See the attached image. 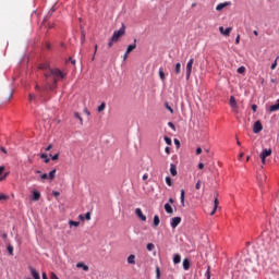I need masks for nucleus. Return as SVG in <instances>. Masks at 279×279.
<instances>
[{
    "label": "nucleus",
    "mask_w": 279,
    "mask_h": 279,
    "mask_svg": "<svg viewBox=\"0 0 279 279\" xmlns=\"http://www.w3.org/2000/svg\"><path fill=\"white\" fill-rule=\"evenodd\" d=\"M39 69L45 72V77H46V84L40 87V85L36 84L35 89L38 90V99L40 101H47V96H45V93L48 90H56V85L58 84V78L60 77L61 80H64V73L60 71L59 69H51L49 68V64L44 63L39 65Z\"/></svg>",
    "instance_id": "nucleus-1"
},
{
    "label": "nucleus",
    "mask_w": 279,
    "mask_h": 279,
    "mask_svg": "<svg viewBox=\"0 0 279 279\" xmlns=\"http://www.w3.org/2000/svg\"><path fill=\"white\" fill-rule=\"evenodd\" d=\"M121 36H125V25L122 24L121 28L119 31H114L112 36H111V41L119 43V38Z\"/></svg>",
    "instance_id": "nucleus-2"
},
{
    "label": "nucleus",
    "mask_w": 279,
    "mask_h": 279,
    "mask_svg": "<svg viewBox=\"0 0 279 279\" xmlns=\"http://www.w3.org/2000/svg\"><path fill=\"white\" fill-rule=\"evenodd\" d=\"M193 62H195V59H190L186 63V72H185V80H191V73L193 72Z\"/></svg>",
    "instance_id": "nucleus-3"
},
{
    "label": "nucleus",
    "mask_w": 279,
    "mask_h": 279,
    "mask_svg": "<svg viewBox=\"0 0 279 279\" xmlns=\"http://www.w3.org/2000/svg\"><path fill=\"white\" fill-rule=\"evenodd\" d=\"M253 132L254 134H260L263 132V123H260V120H257L253 125Z\"/></svg>",
    "instance_id": "nucleus-4"
},
{
    "label": "nucleus",
    "mask_w": 279,
    "mask_h": 279,
    "mask_svg": "<svg viewBox=\"0 0 279 279\" xmlns=\"http://www.w3.org/2000/svg\"><path fill=\"white\" fill-rule=\"evenodd\" d=\"M180 223H182V218L174 217V218H172L170 226H171V228H178V226H180Z\"/></svg>",
    "instance_id": "nucleus-5"
},
{
    "label": "nucleus",
    "mask_w": 279,
    "mask_h": 279,
    "mask_svg": "<svg viewBox=\"0 0 279 279\" xmlns=\"http://www.w3.org/2000/svg\"><path fill=\"white\" fill-rule=\"evenodd\" d=\"M271 156V148H264L259 155V158H268Z\"/></svg>",
    "instance_id": "nucleus-6"
},
{
    "label": "nucleus",
    "mask_w": 279,
    "mask_h": 279,
    "mask_svg": "<svg viewBox=\"0 0 279 279\" xmlns=\"http://www.w3.org/2000/svg\"><path fill=\"white\" fill-rule=\"evenodd\" d=\"M232 5V2H223V3H219L217 7H216V10L217 12H221V10H223L225 8H228Z\"/></svg>",
    "instance_id": "nucleus-7"
},
{
    "label": "nucleus",
    "mask_w": 279,
    "mask_h": 279,
    "mask_svg": "<svg viewBox=\"0 0 279 279\" xmlns=\"http://www.w3.org/2000/svg\"><path fill=\"white\" fill-rule=\"evenodd\" d=\"M219 32L220 34H222V36H230V32H232V27H227L226 29H223V26H220Z\"/></svg>",
    "instance_id": "nucleus-8"
},
{
    "label": "nucleus",
    "mask_w": 279,
    "mask_h": 279,
    "mask_svg": "<svg viewBox=\"0 0 279 279\" xmlns=\"http://www.w3.org/2000/svg\"><path fill=\"white\" fill-rule=\"evenodd\" d=\"M135 215H137L142 221H147V217L143 215V210L141 208L135 209Z\"/></svg>",
    "instance_id": "nucleus-9"
},
{
    "label": "nucleus",
    "mask_w": 279,
    "mask_h": 279,
    "mask_svg": "<svg viewBox=\"0 0 279 279\" xmlns=\"http://www.w3.org/2000/svg\"><path fill=\"white\" fill-rule=\"evenodd\" d=\"M183 269L184 271H189V269H191V260L189 258L183 259Z\"/></svg>",
    "instance_id": "nucleus-10"
},
{
    "label": "nucleus",
    "mask_w": 279,
    "mask_h": 279,
    "mask_svg": "<svg viewBox=\"0 0 279 279\" xmlns=\"http://www.w3.org/2000/svg\"><path fill=\"white\" fill-rule=\"evenodd\" d=\"M29 271H31L34 279H40V274H38V271L35 270L34 267H29Z\"/></svg>",
    "instance_id": "nucleus-11"
},
{
    "label": "nucleus",
    "mask_w": 279,
    "mask_h": 279,
    "mask_svg": "<svg viewBox=\"0 0 279 279\" xmlns=\"http://www.w3.org/2000/svg\"><path fill=\"white\" fill-rule=\"evenodd\" d=\"M165 210L168 215H173V207L169 203L165 204Z\"/></svg>",
    "instance_id": "nucleus-12"
},
{
    "label": "nucleus",
    "mask_w": 279,
    "mask_h": 279,
    "mask_svg": "<svg viewBox=\"0 0 279 279\" xmlns=\"http://www.w3.org/2000/svg\"><path fill=\"white\" fill-rule=\"evenodd\" d=\"M170 173H171V175H173V177L178 175V168L175 167L174 163H171V165H170Z\"/></svg>",
    "instance_id": "nucleus-13"
},
{
    "label": "nucleus",
    "mask_w": 279,
    "mask_h": 279,
    "mask_svg": "<svg viewBox=\"0 0 279 279\" xmlns=\"http://www.w3.org/2000/svg\"><path fill=\"white\" fill-rule=\"evenodd\" d=\"M126 260H128L129 265H136V256L133 254L130 255Z\"/></svg>",
    "instance_id": "nucleus-14"
},
{
    "label": "nucleus",
    "mask_w": 279,
    "mask_h": 279,
    "mask_svg": "<svg viewBox=\"0 0 279 279\" xmlns=\"http://www.w3.org/2000/svg\"><path fill=\"white\" fill-rule=\"evenodd\" d=\"M136 49V39H134V43L129 45L126 48V53H130L131 51H134Z\"/></svg>",
    "instance_id": "nucleus-15"
},
{
    "label": "nucleus",
    "mask_w": 279,
    "mask_h": 279,
    "mask_svg": "<svg viewBox=\"0 0 279 279\" xmlns=\"http://www.w3.org/2000/svg\"><path fill=\"white\" fill-rule=\"evenodd\" d=\"M173 263L174 265H179V263H182V256L180 254H174Z\"/></svg>",
    "instance_id": "nucleus-16"
},
{
    "label": "nucleus",
    "mask_w": 279,
    "mask_h": 279,
    "mask_svg": "<svg viewBox=\"0 0 279 279\" xmlns=\"http://www.w3.org/2000/svg\"><path fill=\"white\" fill-rule=\"evenodd\" d=\"M40 199V192L38 191H33V202H38Z\"/></svg>",
    "instance_id": "nucleus-17"
},
{
    "label": "nucleus",
    "mask_w": 279,
    "mask_h": 279,
    "mask_svg": "<svg viewBox=\"0 0 279 279\" xmlns=\"http://www.w3.org/2000/svg\"><path fill=\"white\" fill-rule=\"evenodd\" d=\"M174 73L177 75H180V73H182V64L181 63H177L174 66Z\"/></svg>",
    "instance_id": "nucleus-18"
},
{
    "label": "nucleus",
    "mask_w": 279,
    "mask_h": 279,
    "mask_svg": "<svg viewBox=\"0 0 279 279\" xmlns=\"http://www.w3.org/2000/svg\"><path fill=\"white\" fill-rule=\"evenodd\" d=\"M229 104H230L231 108H238L236 99L234 98V96L230 97Z\"/></svg>",
    "instance_id": "nucleus-19"
},
{
    "label": "nucleus",
    "mask_w": 279,
    "mask_h": 279,
    "mask_svg": "<svg viewBox=\"0 0 279 279\" xmlns=\"http://www.w3.org/2000/svg\"><path fill=\"white\" fill-rule=\"evenodd\" d=\"M76 267H77L78 269H83V271H88V266L85 265L84 263H77V264H76Z\"/></svg>",
    "instance_id": "nucleus-20"
},
{
    "label": "nucleus",
    "mask_w": 279,
    "mask_h": 279,
    "mask_svg": "<svg viewBox=\"0 0 279 279\" xmlns=\"http://www.w3.org/2000/svg\"><path fill=\"white\" fill-rule=\"evenodd\" d=\"M78 217H80L81 221H84L85 219H86V221H90V211H87L85 214V217L82 215H80Z\"/></svg>",
    "instance_id": "nucleus-21"
},
{
    "label": "nucleus",
    "mask_w": 279,
    "mask_h": 279,
    "mask_svg": "<svg viewBox=\"0 0 279 279\" xmlns=\"http://www.w3.org/2000/svg\"><path fill=\"white\" fill-rule=\"evenodd\" d=\"M217 206H219V199L215 198V201H214V209L210 213V215H215V213H217Z\"/></svg>",
    "instance_id": "nucleus-22"
},
{
    "label": "nucleus",
    "mask_w": 279,
    "mask_h": 279,
    "mask_svg": "<svg viewBox=\"0 0 279 279\" xmlns=\"http://www.w3.org/2000/svg\"><path fill=\"white\" fill-rule=\"evenodd\" d=\"M159 77L161 80V82H165L166 76H165V69L159 68Z\"/></svg>",
    "instance_id": "nucleus-23"
},
{
    "label": "nucleus",
    "mask_w": 279,
    "mask_h": 279,
    "mask_svg": "<svg viewBox=\"0 0 279 279\" xmlns=\"http://www.w3.org/2000/svg\"><path fill=\"white\" fill-rule=\"evenodd\" d=\"M7 250L10 256H14V246H12L11 244H8Z\"/></svg>",
    "instance_id": "nucleus-24"
},
{
    "label": "nucleus",
    "mask_w": 279,
    "mask_h": 279,
    "mask_svg": "<svg viewBox=\"0 0 279 279\" xmlns=\"http://www.w3.org/2000/svg\"><path fill=\"white\" fill-rule=\"evenodd\" d=\"M277 110H279V104L278 102L270 106V108H269L270 112H277Z\"/></svg>",
    "instance_id": "nucleus-25"
},
{
    "label": "nucleus",
    "mask_w": 279,
    "mask_h": 279,
    "mask_svg": "<svg viewBox=\"0 0 279 279\" xmlns=\"http://www.w3.org/2000/svg\"><path fill=\"white\" fill-rule=\"evenodd\" d=\"M40 158L44 160V162L49 163L51 159H49V156H47V154H41Z\"/></svg>",
    "instance_id": "nucleus-26"
},
{
    "label": "nucleus",
    "mask_w": 279,
    "mask_h": 279,
    "mask_svg": "<svg viewBox=\"0 0 279 279\" xmlns=\"http://www.w3.org/2000/svg\"><path fill=\"white\" fill-rule=\"evenodd\" d=\"M154 226L155 228L160 226V217L158 215L154 216Z\"/></svg>",
    "instance_id": "nucleus-27"
},
{
    "label": "nucleus",
    "mask_w": 279,
    "mask_h": 279,
    "mask_svg": "<svg viewBox=\"0 0 279 279\" xmlns=\"http://www.w3.org/2000/svg\"><path fill=\"white\" fill-rule=\"evenodd\" d=\"M69 226H70V228H73V226L75 228H78L80 227V221L70 220Z\"/></svg>",
    "instance_id": "nucleus-28"
},
{
    "label": "nucleus",
    "mask_w": 279,
    "mask_h": 279,
    "mask_svg": "<svg viewBox=\"0 0 279 279\" xmlns=\"http://www.w3.org/2000/svg\"><path fill=\"white\" fill-rule=\"evenodd\" d=\"M74 117L75 119H78L81 125H84V120L82 119V116H80V112H75Z\"/></svg>",
    "instance_id": "nucleus-29"
},
{
    "label": "nucleus",
    "mask_w": 279,
    "mask_h": 279,
    "mask_svg": "<svg viewBox=\"0 0 279 279\" xmlns=\"http://www.w3.org/2000/svg\"><path fill=\"white\" fill-rule=\"evenodd\" d=\"M28 101H34L36 104V101H38V98L34 94H29L28 95Z\"/></svg>",
    "instance_id": "nucleus-30"
},
{
    "label": "nucleus",
    "mask_w": 279,
    "mask_h": 279,
    "mask_svg": "<svg viewBox=\"0 0 279 279\" xmlns=\"http://www.w3.org/2000/svg\"><path fill=\"white\" fill-rule=\"evenodd\" d=\"M146 248L148 250V252H154V250H156V245H154V243H148Z\"/></svg>",
    "instance_id": "nucleus-31"
},
{
    "label": "nucleus",
    "mask_w": 279,
    "mask_h": 279,
    "mask_svg": "<svg viewBox=\"0 0 279 279\" xmlns=\"http://www.w3.org/2000/svg\"><path fill=\"white\" fill-rule=\"evenodd\" d=\"M56 169H53V170H51L50 172H49V175H48V178H49V180H53L54 178H56Z\"/></svg>",
    "instance_id": "nucleus-32"
},
{
    "label": "nucleus",
    "mask_w": 279,
    "mask_h": 279,
    "mask_svg": "<svg viewBox=\"0 0 279 279\" xmlns=\"http://www.w3.org/2000/svg\"><path fill=\"white\" fill-rule=\"evenodd\" d=\"M166 184L168 186H173V181L171 180V177H166Z\"/></svg>",
    "instance_id": "nucleus-33"
},
{
    "label": "nucleus",
    "mask_w": 279,
    "mask_h": 279,
    "mask_svg": "<svg viewBox=\"0 0 279 279\" xmlns=\"http://www.w3.org/2000/svg\"><path fill=\"white\" fill-rule=\"evenodd\" d=\"M106 110V102H101V105L98 107V112H104Z\"/></svg>",
    "instance_id": "nucleus-34"
},
{
    "label": "nucleus",
    "mask_w": 279,
    "mask_h": 279,
    "mask_svg": "<svg viewBox=\"0 0 279 279\" xmlns=\"http://www.w3.org/2000/svg\"><path fill=\"white\" fill-rule=\"evenodd\" d=\"M8 199H10V196L5 194H0V202L8 201Z\"/></svg>",
    "instance_id": "nucleus-35"
},
{
    "label": "nucleus",
    "mask_w": 279,
    "mask_h": 279,
    "mask_svg": "<svg viewBox=\"0 0 279 279\" xmlns=\"http://www.w3.org/2000/svg\"><path fill=\"white\" fill-rule=\"evenodd\" d=\"M238 73L240 74V75H243V73H245V66H240V68H238Z\"/></svg>",
    "instance_id": "nucleus-36"
},
{
    "label": "nucleus",
    "mask_w": 279,
    "mask_h": 279,
    "mask_svg": "<svg viewBox=\"0 0 279 279\" xmlns=\"http://www.w3.org/2000/svg\"><path fill=\"white\" fill-rule=\"evenodd\" d=\"M277 66H278V59H276L274 63L270 65L271 71L276 70Z\"/></svg>",
    "instance_id": "nucleus-37"
},
{
    "label": "nucleus",
    "mask_w": 279,
    "mask_h": 279,
    "mask_svg": "<svg viewBox=\"0 0 279 279\" xmlns=\"http://www.w3.org/2000/svg\"><path fill=\"white\" fill-rule=\"evenodd\" d=\"M181 206L184 207V190H181Z\"/></svg>",
    "instance_id": "nucleus-38"
},
{
    "label": "nucleus",
    "mask_w": 279,
    "mask_h": 279,
    "mask_svg": "<svg viewBox=\"0 0 279 279\" xmlns=\"http://www.w3.org/2000/svg\"><path fill=\"white\" fill-rule=\"evenodd\" d=\"M51 160H58L60 158V153H57L56 155H49Z\"/></svg>",
    "instance_id": "nucleus-39"
},
{
    "label": "nucleus",
    "mask_w": 279,
    "mask_h": 279,
    "mask_svg": "<svg viewBox=\"0 0 279 279\" xmlns=\"http://www.w3.org/2000/svg\"><path fill=\"white\" fill-rule=\"evenodd\" d=\"M167 110H169V112H171V114H173V108H171V106H169V102L165 104Z\"/></svg>",
    "instance_id": "nucleus-40"
},
{
    "label": "nucleus",
    "mask_w": 279,
    "mask_h": 279,
    "mask_svg": "<svg viewBox=\"0 0 279 279\" xmlns=\"http://www.w3.org/2000/svg\"><path fill=\"white\" fill-rule=\"evenodd\" d=\"M156 278L160 279V267H156Z\"/></svg>",
    "instance_id": "nucleus-41"
},
{
    "label": "nucleus",
    "mask_w": 279,
    "mask_h": 279,
    "mask_svg": "<svg viewBox=\"0 0 279 279\" xmlns=\"http://www.w3.org/2000/svg\"><path fill=\"white\" fill-rule=\"evenodd\" d=\"M165 143H167L168 145H171V138L169 136H165L163 137Z\"/></svg>",
    "instance_id": "nucleus-42"
},
{
    "label": "nucleus",
    "mask_w": 279,
    "mask_h": 279,
    "mask_svg": "<svg viewBox=\"0 0 279 279\" xmlns=\"http://www.w3.org/2000/svg\"><path fill=\"white\" fill-rule=\"evenodd\" d=\"M14 95V89L10 90L9 97L7 98V101H10L12 99V96Z\"/></svg>",
    "instance_id": "nucleus-43"
},
{
    "label": "nucleus",
    "mask_w": 279,
    "mask_h": 279,
    "mask_svg": "<svg viewBox=\"0 0 279 279\" xmlns=\"http://www.w3.org/2000/svg\"><path fill=\"white\" fill-rule=\"evenodd\" d=\"M206 278L210 279V266H208V268H207Z\"/></svg>",
    "instance_id": "nucleus-44"
},
{
    "label": "nucleus",
    "mask_w": 279,
    "mask_h": 279,
    "mask_svg": "<svg viewBox=\"0 0 279 279\" xmlns=\"http://www.w3.org/2000/svg\"><path fill=\"white\" fill-rule=\"evenodd\" d=\"M45 149L46 151H51V149H53V144H49Z\"/></svg>",
    "instance_id": "nucleus-45"
},
{
    "label": "nucleus",
    "mask_w": 279,
    "mask_h": 279,
    "mask_svg": "<svg viewBox=\"0 0 279 279\" xmlns=\"http://www.w3.org/2000/svg\"><path fill=\"white\" fill-rule=\"evenodd\" d=\"M40 178H41V180H47V179H49V174L44 173V174L40 175Z\"/></svg>",
    "instance_id": "nucleus-46"
},
{
    "label": "nucleus",
    "mask_w": 279,
    "mask_h": 279,
    "mask_svg": "<svg viewBox=\"0 0 279 279\" xmlns=\"http://www.w3.org/2000/svg\"><path fill=\"white\" fill-rule=\"evenodd\" d=\"M114 43H117V41H112V38L109 39V43H108L109 49H110V47H112V45H114Z\"/></svg>",
    "instance_id": "nucleus-47"
},
{
    "label": "nucleus",
    "mask_w": 279,
    "mask_h": 279,
    "mask_svg": "<svg viewBox=\"0 0 279 279\" xmlns=\"http://www.w3.org/2000/svg\"><path fill=\"white\" fill-rule=\"evenodd\" d=\"M239 43H241V35H238L235 38V45H239Z\"/></svg>",
    "instance_id": "nucleus-48"
},
{
    "label": "nucleus",
    "mask_w": 279,
    "mask_h": 279,
    "mask_svg": "<svg viewBox=\"0 0 279 279\" xmlns=\"http://www.w3.org/2000/svg\"><path fill=\"white\" fill-rule=\"evenodd\" d=\"M168 125L171 128V130H175V124H173V122H168Z\"/></svg>",
    "instance_id": "nucleus-49"
},
{
    "label": "nucleus",
    "mask_w": 279,
    "mask_h": 279,
    "mask_svg": "<svg viewBox=\"0 0 279 279\" xmlns=\"http://www.w3.org/2000/svg\"><path fill=\"white\" fill-rule=\"evenodd\" d=\"M202 187V184L199 183V181L196 183V185H195V189H196V191H199V189Z\"/></svg>",
    "instance_id": "nucleus-50"
},
{
    "label": "nucleus",
    "mask_w": 279,
    "mask_h": 279,
    "mask_svg": "<svg viewBox=\"0 0 279 279\" xmlns=\"http://www.w3.org/2000/svg\"><path fill=\"white\" fill-rule=\"evenodd\" d=\"M84 40H86V34H82L81 43L84 44Z\"/></svg>",
    "instance_id": "nucleus-51"
},
{
    "label": "nucleus",
    "mask_w": 279,
    "mask_h": 279,
    "mask_svg": "<svg viewBox=\"0 0 279 279\" xmlns=\"http://www.w3.org/2000/svg\"><path fill=\"white\" fill-rule=\"evenodd\" d=\"M202 154V147L196 148V156H199Z\"/></svg>",
    "instance_id": "nucleus-52"
},
{
    "label": "nucleus",
    "mask_w": 279,
    "mask_h": 279,
    "mask_svg": "<svg viewBox=\"0 0 279 279\" xmlns=\"http://www.w3.org/2000/svg\"><path fill=\"white\" fill-rule=\"evenodd\" d=\"M165 151H166V154H171V148H170L169 146H167V147L165 148Z\"/></svg>",
    "instance_id": "nucleus-53"
},
{
    "label": "nucleus",
    "mask_w": 279,
    "mask_h": 279,
    "mask_svg": "<svg viewBox=\"0 0 279 279\" xmlns=\"http://www.w3.org/2000/svg\"><path fill=\"white\" fill-rule=\"evenodd\" d=\"M257 109H258V106L252 105V110H253V112H256Z\"/></svg>",
    "instance_id": "nucleus-54"
},
{
    "label": "nucleus",
    "mask_w": 279,
    "mask_h": 279,
    "mask_svg": "<svg viewBox=\"0 0 279 279\" xmlns=\"http://www.w3.org/2000/svg\"><path fill=\"white\" fill-rule=\"evenodd\" d=\"M2 239H3L4 241H8V233H3V234H2Z\"/></svg>",
    "instance_id": "nucleus-55"
},
{
    "label": "nucleus",
    "mask_w": 279,
    "mask_h": 279,
    "mask_svg": "<svg viewBox=\"0 0 279 279\" xmlns=\"http://www.w3.org/2000/svg\"><path fill=\"white\" fill-rule=\"evenodd\" d=\"M174 145H177V147H180V141H178L177 138L174 140Z\"/></svg>",
    "instance_id": "nucleus-56"
},
{
    "label": "nucleus",
    "mask_w": 279,
    "mask_h": 279,
    "mask_svg": "<svg viewBox=\"0 0 279 279\" xmlns=\"http://www.w3.org/2000/svg\"><path fill=\"white\" fill-rule=\"evenodd\" d=\"M147 178H149V175L147 173H145L143 177H142V180H147Z\"/></svg>",
    "instance_id": "nucleus-57"
},
{
    "label": "nucleus",
    "mask_w": 279,
    "mask_h": 279,
    "mask_svg": "<svg viewBox=\"0 0 279 279\" xmlns=\"http://www.w3.org/2000/svg\"><path fill=\"white\" fill-rule=\"evenodd\" d=\"M128 56H130V53H128V51H125V53L123 56V60H128Z\"/></svg>",
    "instance_id": "nucleus-58"
},
{
    "label": "nucleus",
    "mask_w": 279,
    "mask_h": 279,
    "mask_svg": "<svg viewBox=\"0 0 279 279\" xmlns=\"http://www.w3.org/2000/svg\"><path fill=\"white\" fill-rule=\"evenodd\" d=\"M5 178H8V173H5L3 177H0V182H2V180H5Z\"/></svg>",
    "instance_id": "nucleus-59"
},
{
    "label": "nucleus",
    "mask_w": 279,
    "mask_h": 279,
    "mask_svg": "<svg viewBox=\"0 0 279 279\" xmlns=\"http://www.w3.org/2000/svg\"><path fill=\"white\" fill-rule=\"evenodd\" d=\"M0 150H1L3 154H8V150H7L4 147H1Z\"/></svg>",
    "instance_id": "nucleus-60"
},
{
    "label": "nucleus",
    "mask_w": 279,
    "mask_h": 279,
    "mask_svg": "<svg viewBox=\"0 0 279 279\" xmlns=\"http://www.w3.org/2000/svg\"><path fill=\"white\" fill-rule=\"evenodd\" d=\"M198 169H204V163L203 162L198 163Z\"/></svg>",
    "instance_id": "nucleus-61"
},
{
    "label": "nucleus",
    "mask_w": 279,
    "mask_h": 279,
    "mask_svg": "<svg viewBox=\"0 0 279 279\" xmlns=\"http://www.w3.org/2000/svg\"><path fill=\"white\" fill-rule=\"evenodd\" d=\"M41 278H43V279H48V278H47V272H43Z\"/></svg>",
    "instance_id": "nucleus-62"
},
{
    "label": "nucleus",
    "mask_w": 279,
    "mask_h": 279,
    "mask_svg": "<svg viewBox=\"0 0 279 279\" xmlns=\"http://www.w3.org/2000/svg\"><path fill=\"white\" fill-rule=\"evenodd\" d=\"M71 64H75V59L70 58Z\"/></svg>",
    "instance_id": "nucleus-63"
},
{
    "label": "nucleus",
    "mask_w": 279,
    "mask_h": 279,
    "mask_svg": "<svg viewBox=\"0 0 279 279\" xmlns=\"http://www.w3.org/2000/svg\"><path fill=\"white\" fill-rule=\"evenodd\" d=\"M243 156H245V154L241 153V154L239 155V160H241V158H243Z\"/></svg>",
    "instance_id": "nucleus-64"
}]
</instances>
